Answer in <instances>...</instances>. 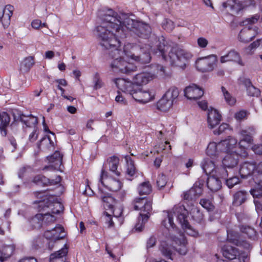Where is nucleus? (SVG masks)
Instances as JSON below:
<instances>
[{
  "mask_svg": "<svg viewBox=\"0 0 262 262\" xmlns=\"http://www.w3.org/2000/svg\"><path fill=\"white\" fill-rule=\"evenodd\" d=\"M203 185L204 181L199 179L191 188V189H193V194L195 198L199 197L202 193Z\"/></svg>",
  "mask_w": 262,
  "mask_h": 262,
  "instance_id": "nucleus-42",
  "label": "nucleus"
},
{
  "mask_svg": "<svg viewBox=\"0 0 262 262\" xmlns=\"http://www.w3.org/2000/svg\"><path fill=\"white\" fill-rule=\"evenodd\" d=\"M103 202V206L105 210H110L115 217L120 216L122 213V208L121 206H117V201L110 195L101 196Z\"/></svg>",
  "mask_w": 262,
  "mask_h": 262,
  "instance_id": "nucleus-8",
  "label": "nucleus"
},
{
  "mask_svg": "<svg viewBox=\"0 0 262 262\" xmlns=\"http://www.w3.org/2000/svg\"><path fill=\"white\" fill-rule=\"evenodd\" d=\"M201 167L206 175L211 174L215 170L214 162L209 158H205L201 162Z\"/></svg>",
  "mask_w": 262,
  "mask_h": 262,
  "instance_id": "nucleus-29",
  "label": "nucleus"
},
{
  "mask_svg": "<svg viewBox=\"0 0 262 262\" xmlns=\"http://www.w3.org/2000/svg\"><path fill=\"white\" fill-rule=\"evenodd\" d=\"M227 186L229 188H232L235 185L239 183V178L237 177H233L225 179Z\"/></svg>",
  "mask_w": 262,
  "mask_h": 262,
  "instance_id": "nucleus-54",
  "label": "nucleus"
},
{
  "mask_svg": "<svg viewBox=\"0 0 262 262\" xmlns=\"http://www.w3.org/2000/svg\"><path fill=\"white\" fill-rule=\"evenodd\" d=\"M13 10L14 7L11 5H6L5 8L0 6V20L2 21L4 28H7L10 24Z\"/></svg>",
  "mask_w": 262,
  "mask_h": 262,
  "instance_id": "nucleus-15",
  "label": "nucleus"
},
{
  "mask_svg": "<svg viewBox=\"0 0 262 262\" xmlns=\"http://www.w3.org/2000/svg\"><path fill=\"white\" fill-rule=\"evenodd\" d=\"M221 115L219 112L213 108H210L208 111L207 122L210 128H213L218 125L221 121Z\"/></svg>",
  "mask_w": 262,
  "mask_h": 262,
  "instance_id": "nucleus-22",
  "label": "nucleus"
},
{
  "mask_svg": "<svg viewBox=\"0 0 262 262\" xmlns=\"http://www.w3.org/2000/svg\"><path fill=\"white\" fill-rule=\"evenodd\" d=\"M239 173L242 178L246 179L252 177L256 184L255 187L250 190L253 197L262 196V162L257 165L250 162H245L240 167Z\"/></svg>",
  "mask_w": 262,
  "mask_h": 262,
  "instance_id": "nucleus-3",
  "label": "nucleus"
},
{
  "mask_svg": "<svg viewBox=\"0 0 262 262\" xmlns=\"http://www.w3.org/2000/svg\"><path fill=\"white\" fill-rule=\"evenodd\" d=\"M198 45L201 48H205L208 44V40L204 37H199L197 40Z\"/></svg>",
  "mask_w": 262,
  "mask_h": 262,
  "instance_id": "nucleus-61",
  "label": "nucleus"
},
{
  "mask_svg": "<svg viewBox=\"0 0 262 262\" xmlns=\"http://www.w3.org/2000/svg\"><path fill=\"white\" fill-rule=\"evenodd\" d=\"M138 190L140 195H147L151 192L152 188L149 182H145L139 186Z\"/></svg>",
  "mask_w": 262,
  "mask_h": 262,
  "instance_id": "nucleus-41",
  "label": "nucleus"
},
{
  "mask_svg": "<svg viewBox=\"0 0 262 262\" xmlns=\"http://www.w3.org/2000/svg\"><path fill=\"white\" fill-rule=\"evenodd\" d=\"M222 254L223 256L229 260H232L236 258L239 254L237 249L229 245H225L222 249Z\"/></svg>",
  "mask_w": 262,
  "mask_h": 262,
  "instance_id": "nucleus-28",
  "label": "nucleus"
},
{
  "mask_svg": "<svg viewBox=\"0 0 262 262\" xmlns=\"http://www.w3.org/2000/svg\"><path fill=\"white\" fill-rule=\"evenodd\" d=\"M220 61L221 63L229 61L236 62L242 66H244L239 53L234 50H231L227 54L222 56Z\"/></svg>",
  "mask_w": 262,
  "mask_h": 262,
  "instance_id": "nucleus-23",
  "label": "nucleus"
},
{
  "mask_svg": "<svg viewBox=\"0 0 262 262\" xmlns=\"http://www.w3.org/2000/svg\"><path fill=\"white\" fill-rule=\"evenodd\" d=\"M10 122V117L6 112L0 113V134L6 137L7 135V128Z\"/></svg>",
  "mask_w": 262,
  "mask_h": 262,
  "instance_id": "nucleus-26",
  "label": "nucleus"
},
{
  "mask_svg": "<svg viewBox=\"0 0 262 262\" xmlns=\"http://www.w3.org/2000/svg\"><path fill=\"white\" fill-rule=\"evenodd\" d=\"M134 208L136 210H141L150 215V212L152 210V203L145 197L137 198L133 202Z\"/></svg>",
  "mask_w": 262,
  "mask_h": 262,
  "instance_id": "nucleus-12",
  "label": "nucleus"
},
{
  "mask_svg": "<svg viewBox=\"0 0 262 262\" xmlns=\"http://www.w3.org/2000/svg\"><path fill=\"white\" fill-rule=\"evenodd\" d=\"M54 198L51 196H45L43 200L38 201L37 208L39 212L50 211V214H59L63 210V205L59 202H54L52 200Z\"/></svg>",
  "mask_w": 262,
  "mask_h": 262,
  "instance_id": "nucleus-6",
  "label": "nucleus"
},
{
  "mask_svg": "<svg viewBox=\"0 0 262 262\" xmlns=\"http://www.w3.org/2000/svg\"><path fill=\"white\" fill-rule=\"evenodd\" d=\"M184 200L187 201H193L196 198L193 194V189H189L188 191H186L183 194Z\"/></svg>",
  "mask_w": 262,
  "mask_h": 262,
  "instance_id": "nucleus-56",
  "label": "nucleus"
},
{
  "mask_svg": "<svg viewBox=\"0 0 262 262\" xmlns=\"http://www.w3.org/2000/svg\"><path fill=\"white\" fill-rule=\"evenodd\" d=\"M134 16L130 13H117L113 10H108L104 14L101 24L96 28L100 45L109 50L107 53L114 59L111 64L113 71L128 73L136 69L132 63L124 59V55L142 63H146L150 60V52L158 54V55L162 56L163 59L167 60L166 53L169 49L168 58L170 63L184 68L186 61L192 56L191 53L181 46H176L170 48L166 45V41L163 38L160 39L153 36L151 37L152 42L142 47L128 43L124 45L123 51L118 49L121 40L126 37L128 30L143 38H148L151 35L150 26L135 20L133 18Z\"/></svg>",
  "mask_w": 262,
  "mask_h": 262,
  "instance_id": "nucleus-1",
  "label": "nucleus"
},
{
  "mask_svg": "<svg viewBox=\"0 0 262 262\" xmlns=\"http://www.w3.org/2000/svg\"><path fill=\"white\" fill-rule=\"evenodd\" d=\"M227 240L230 243L237 246L243 247L246 250H250L252 248L249 243L241 239L239 234L237 232L227 231Z\"/></svg>",
  "mask_w": 262,
  "mask_h": 262,
  "instance_id": "nucleus-19",
  "label": "nucleus"
},
{
  "mask_svg": "<svg viewBox=\"0 0 262 262\" xmlns=\"http://www.w3.org/2000/svg\"><path fill=\"white\" fill-rule=\"evenodd\" d=\"M200 204L208 211H212L214 208V206L211 201L209 199H202L200 200Z\"/></svg>",
  "mask_w": 262,
  "mask_h": 262,
  "instance_id": "nucleus-48",
  "label": "nucleus"
},
{
  "mask_svg": "<svg viewBox=\"0 0 262 262\" xmlns=\"http://www.w3.org/2000/svg\"><path fill=\"white\" fill-rule=\"evenodd\" d=\"M225 152L226 155L223 159V164L225 167L229 168H233L237 164L239 156L246 157L248 155L246 150L239 149L236 144L232 149Z\"/></svg>",
  "mask_w": 262,
  "mask_h": 262,
  "instance_id": "nucleus-7",
  "label": "nucleus"
},
{
  "mask_svg": "<svg viewBox=\"0 0 262 262\" xmlns=\"http://www.w3.org/2000/svg\"><path fill=\"white\" fill-rule=\"evenodd\" d=\"M93 82L94 83V89L97 90L102 86V82L100 79L98 73H95L93 77Z\"/></svg>",
  "mask_w": 262,
  "mask_h": 262,
  "instance_id": "nucleus-55",
  "label": "nucleus"
},
{
  "mask_svg": "<svg viewBox=\"0 0 262 262\" xmlns=\"http://www.w3.org/2000/svg\"><path fill=\"white\" fill-rule=\"evenodd\" d=\"M256 129L253 126H248L240 131L241 139L238 143L239 149H245L253 142V137L256 134Z\"/></svg>",
  "mask_w": 262,
  "mask_h": 262,
  "instance_id": "nucleus-9",
  "label": "nucleus"
},
{
  "mask_svg": "<svg viewBox=\"0 0 262 262\" xmlns=\"http://www.w3.org/2000/svg\"><path fill=\"white\" fill-rule=\"evenodd\" d=\"M162 28L167 32L171 31L174 28V25L171 20L165 18L162 23Z\"/></svg>",
  "mask_w": 262,
  "mask_h": 262,
  "instance_id": "nucleus-49",
  "label": "nucleus"
},
{
  "mask_svg": "<svg viewBox=\"0 0 262 262\" xmlns=\"http://www.w3.org/2000/svg\"><path fill=\"white\" fill-rule=\"evenodd\" d=\"M230 9L233 13L239 14L240 11L242 10V8L238 5L235 4L234 5H230Z\"/></svg>",
  "mask_w": 262,
  "mask_h": 262,
  "instance_id": "nucleus-64",
  "label": "nucleus"
},
{
  "mask_svg": "<svg viewBox=\"0 0 262 262\" xmlns=\"http://www.w3.org/2000/svg\"><path fill=\"white\" fill-rule=\"evenodd\" d=\"M256 28L248 27L243 29L238 34V40L242 42L251 41L257 35Z\"/></svg>",
  "mask_w": 262,
  "mask_h": 262,
  "instance_id": "nucleus-20",
  "label": "nucleus"
},
{
  "mask_svg": "<svg viewBox=\"0 0 262 262\" xmlns=\"http://www.w3.org/2000/svg\"><path fill=\"white\" fill-rule=\"evenodd\" d=\"M221 89L226 103L230 106L234 105L236 102L235 98L224 86H222Z\"/></svg>",
  "mask_w": 262,
  "mask_h": 262,
  "instance_id": "nucleus-45",
  "label": "nucleus"
},
{
  "mask_svg": "<svg viewBox=\"0 0 262 262\" xmlns=\"http://www.w3.org/2000/svg\"><path fill=\"white\" fill-rule=\"evenodd\" d=\"M61 180V178L60 176H56L55 179H51L43 175L39 174L34 178L33 182L38 186H55L60 185Z\"/></svg>",
  "mask_w": 262,
  "mask_h": 262,
  "instance_id": "nucleus-13",
  "label": "nucleus"
},
{
  "mask_svg": "<svg viewBox=\"0 0 262 262\" xmlns=\"http://www.w3.org/2000/svg\"><path fill=\"white\" fill-rule=\"evenodd\" d=\"M207 185L211 191L215 192L222 187V182L219 177L212 174L208 178Z\"/></svg>",
  "mask_w": 262,
  "mask_h": 262,
  "instance_id": "nucleus-27",
  "label": "nucleus"
},
{
  "mask_svg": "<svg viewBox=\"0 0 262 262\" xmlns=\"http://www.w3.org/2000/svg\"><path fill=\"white\" fill-rule=\"evenodd\" d=\"M115 83L119 90L129 94L137 101L146 103L152 98V95L149 91L142 90L141 87L135 85L131 81L124 79L117 78Z\"/></svg>",
  "mask_w": 262,
  "mask_h": 262,
  "instance_id": "nucleus-4",
  "label": "nucleus"
},
{
  "mask_svg": "<svg viewBox=\"0 0 262 262\" xmlns=\"http://www.w3.org/2000/svg\"><path fill=\"white\" fill-rule=\"evenodd\" d=\"M246 90L248 95L250 96L257 97L260 95L259 90L253 85L250 86Z\"/></svg>",
  "mask_w": 262,
  "mask_h": 262,
  "instance_id": "nucleus-53",
  "label": "nucleus"
},
{
  "mask_svg": "<svg viewBox=\"0 0 262 262\" xmlns=\"http://www.w3.org/2000/svg\"><path fill=\"white\" fill-rule=\"evenodd\" d=\"M252 150L257 155H262V142L254 145Z\"/></svg>",
  "mask_w": 262,
  "mask_h": 262,
  "instance_id": "nucleus-60",
  "label": "nucleus"
},
{
  "mask_svg": "<svg viewBox=\"0 0 262 262\" xmlns=\"http://www.w3.org/2000/svg\"><path fill=\"white\" fill-rule=\"evenodd\" d=\"M104 215H105L106 223L108 224L109 227H112L114 226V223L112 220V215L106 211H104Z\"/></svg>",
  "mask_w": 262,
  "mask_h": 262,
  "instance_id": "nucleus-59",
  "label": "nucleus"
},
{
  "mask_svg": "<svg viewBox=\"0 0 262 262\" xmlns=\"http://www.w3.org/2000/svg\"><path fill=\"white\" fill-rule=\"evenodd\" d=\"M229 129V125L226 123H222L220 125L218 129H214L213 133L214 135H221V134L225 132L227 129Z\"/></svg>",
  "mask_w": 262,
  "mask_h": 262,
  "instance_id": "nucleus-57",
  "label": "nucleus"
},
{
  "mask_svg": "<svg viewBox=\"0 0 262 262\" xmlns=\"http://www.w3.org/2000/svg\"><path fill=\"white\" fill-rule=\"evenodd\" d=\"M38 130L37 127L33 128L32 132L30 134L29 136V140L31 142H34L38 138Z\"/></svg>",
  "mask_w": 262,
  "mask_h": 262,
  "instance_id": "nucleus-58",
  "label": "nucleus"
},
{
  "mask_svg": "<svg viewBox=\"0 0 262 262\" xmlns=\"http://www.w3.org/2000/svg\"><path fill=\"white\" fill-rule=\"evenodd\" d=\"M40 212V213L36 214L31 218L29 221L30 225L33 228L39 229L43 225L42 221L43 212Z\"/></svg>",
  "mask_w": 262,
  "mask_h": 262,
  "instance_id": "nucleus-34",
  "label": "nucleus"
},
{
  "mask_svg": "<svg viewBox=\"0 0 262 262\" xmlns=\"http://www.w3.org/2000/svg\"><path fill=\"white\" fill-rule=\"evenodd\" d=\"M167 213L168 220H164L162 224L168 230H174L176 228L173 222V216H175L182 228L188 234L192 236H197L199 235L198 231L189 225L187 220L188 212L183 205L174 207L172 209V213L167 212Z\"/></svg>",
  "mask_w": 262,
  "mask_h": 262,
  "instance_id": "nucleus-2",
  "label": "nucleus"
},
{
  "mask_svg": "<svg viewBox=\"0 0 262 262\" xmlns=\"http://www.w3.org/2000/svg\"><path fill=\"white\" fill-rule=\"evenodd\" d=\"M14 251V247L13 245H8L4 247L2 252V255L0 256V261H4L9 258Z\"/></svg>",
  "mask_w": 262,
  "mask_h": 262,
  "instance_id": "nucleus-36",
  "label": "nucleus"
},
{
  "mask_svg": "<svg viewBox=\"0 0 262 262\" xmlns=\"http://www.w3.org/2000/svg\"><path fill=\"white\" fill-rule=\"evenodd\" d=\"M173 103L174 101L178 98L179 95V91L178 89L175 86L170 88L164 95Z\"/></svg>",
  "mask_w": 262,
  "mask_h": 262,
  "instance_id": "nucleus-38",
  "label": "nucleus"
},
{
  "mask_svg": "<svg viewBox=\"0 0 262 262\" xmlns=\"http://www.w3.org/2000/svg\"><path fill=\"white\" fill-rule=\"evenodd\" d=\"M51 164L45 166L43 170H60L62 164V156L60 152L56 151L52 155L47 157Z\"/></svg>",
  "mask_w": 262,
  "mask_h": 262,
  "instance_id": "nucleus-17",
  "label": "nucleus"
},
{
  "mask_svg": "<svg viewBox=\"0 0 262 262\" xmlns=\"http://www.w3.org/2000/svg\"><path fill=\"white\" fill-rule=\"evenodd\" d=\"M127 162L126 176L127 179L132 180L129 177H133L137 172V169L134 161L130 158H126Z\"/></svg>",
  "mask_w": 262,
  "mask_h": 262,
  "instance_id": "nucleus-35",
  "label": "nucleus"
},
{
  "mask_svg": "<svg viewBox=\"0 0 262 262\" xmlns=\"http://www.w3.org/2000/svg\"><path fill=\"white\" fill-rule=\"evenodd\" d=\"M34 63V59L32 57L26 58L21 63L20 71L25 73L28 72Z\"/></svg>",
  "mask_w": 262,
  "mask_h": 262,
  "instance_id": "nucleus-37",
  "label": "nucleus"
},
{
  "mask_svg": "<svg viewBox=\"0 0 262 262\" xmlns=\"http://www.w3.org/2000/svg\"><path fill=\"white\" fill-rule=\"evenodd\" d=\"M155 78V74L151 73H141L137 74L133 78V82H132L135 85L141 87L143 85L147 84L150 81Z\"/></svg>",
  "mask_w": 262,
  "mask_h": 262,
  "instance_id": "nucleus-21",
  "label": "nucleus"
},
{
  "mask_svg": "<svg viewBox=\"0 0 262 262\" xmlns=\"http://www.w3.org/2000/svg\"><path fill=\"white\" fill-rule=\"evenodd\" d=\"M160 250L162 254L167 258L172 259L171 254L172 251L171 247L166 243H162L160 246Z\"/></svg>",
  "mask_w": 262,
  "mask_h": 262,
  "instance_id": "nucleus-46",
  "label": "nucleus"
},
{
  "mask_svg": "<svg viewBox=\"0 0 262 262\" xmlns=\"http://www.w3.org/2000/svg\"><path fill=\"white\" fill-rule=\"evenodd\" d=\"M167 182V179L164 174H159L157 180V185L159 189L165 187Z\"/></svg>",
  "mask_w": 262,
  "mask_h": 262,
  "instance_id": "nucleus-50",
  "label": "nucleus"
},
{
  "mask_svg": "<svg viewBox=\"0 0 262 262\" xmlns=\"http://www.w3.org/2000/svg\"><path fill=\"white\" fill-rule=\"evenodd\" d=\"M56 217L53 214H50V211L43 212L42 221L43 225L48 226L55 222Z\"/></svg>",
  "mask_w": 262,
  "mask_h": 262,
  "instance_id": "nucleus-43",
  "label": "nucleus"
},
{
  "mask_svg": "<svg viewBox=\"0 0 262 262\" xmlns=\"http://www.w3.org/2000/svg\"><path fill=\"white\" fill-rule=\"evenodd\" d=\"M216 174L215 176L216 177H219V179L222 178L223 179H227L228 177V171L225 167H220L217 168V171L215 170Z\"/></svg>",
  "mask_w": 262,
  "mask_h": 262,
  "instance_id": "nucleus-52",
  "label": "nucleus"
},
{
  "mask_svg": "<svg viewBox=\"0 0 262 262\" xmlns=\"http://www.w3.org/2000/svg\"><path fill=\"white\" fill-rule=\"evenodd\" d=\"M109 165V169L111 171L113 172L117 176L120 174V172L117 170L119 159L118 157L113 156L110 157L107 161Z\"/></svg>",
  "mask_w": 262,
  "mask_h": 262,
  "instance_id": "nucleus-32",
  "label": "nucleus"
},
{
  "mask_svg": "<svg viewBox=\"0 0 262 262\" xmlns=\"http://www.w3.org/2000/svg\"><path fill=\"white\" fill-rule=\"evenodd\" d=\"M240 230L250 238H254L256 235V232L255 229L249 226H241Z\"/></svg>",
  "mask_w": 262,
  "mask_h": 262,
  "instance_id": "nucleus-39",
  "label": "nucleus"
},
{
  "mask_svg": "<svg viewBox=\"0 0 262 262\" xmlns=\"http://www.w3.org/2000/svg\"><path fill=\"white\" fill-rule=\"evenodd\" d=\"M9 143L12 146V148H11V151H14L17 147V144L16 140L13 137H10L8 139Z\"/></svg>",
  "mask_w": 262,
  "mask_h": 262,
  "instance_id": "nucleus-62",
  "label": "nucleus"
},
{
  "mask_svg": "<svg viewBox=\"0 0 262 262\" xmlns=\"http://www.w3.org/2000/svg\"><path fill=\"white\" fill-rule=\"evenodd\" d=\"M54 145V142L48 136L45 137L40 140L39 143L38 144V147L40 150L46 151L50 150Z\"/></svg>",
  "mask_w": 262,
  "mask_h": 262,
  "instance_id": "nucleus-30",
  "label": "nucleus"
},
{
  "mask_svg": "<svg viewBox=\"0 0 262 262\" xmlns=\"http://www.w3.org/2000/svg\"><path fill=\"white\" fill-rule=\"evenodd\" d=\"M172 100H169L164 95L157 103V108L161 111H168L173 105Z\"/></svg>",
  "mask_w": 262,
  "mask_h": 262,
  "instance_id": "nucleus-31",
  "label": "nucleus"
},
{
  "mask_svg": "<svg viewBox=\"0 0 262 262\" xmlns=\"http://www.w3.org/2000/svg\"><path fill=\"white\" fill-rule=\"evenodd\" d=\"M140 215L138 217V223L135 226V229L138 231H141L143 230L145 223L147 221L149 217V215L147 214L140 213Z\"/></svg>",
  "mask_w": 262,
  "mask_h": 262,
  "instance_id": "nucleus-40",
  "label": "nucleus"
},
{
  "mask_svg": "<svg viewBox=\"0 0 262 262\" xmlns=\"http://www.w3.org/2000/svg\"><path fill=\"white\" fill-rule=\"evenodd\" d=\"M259 18L258 14H255L250 17L246 18L241 23V26H247L248 25L254 24L257 22Z\"/></svg>",
  "mask_w": 262,
  "mask_h": 262,
  "instance_id": "nucleus-47",
  "label": "nucleus"
},
{
  "mask_svg": "<svg viewBox=\"0 0 262 262\" xmlns=\"http://www.w3.org/2000/svg\"><path fill=\"white\" fill-rule=\"evenodd\" d=\"M68 249L67 245H65L60 250L52 253L50 256V262H65Z\"/></svg>",
  "mask_w": 262,
  "mask_h": 262,
  "instance_id": "nucleus-25",
  "label": "nucleus"
},
{
  "mask_svg": "<svg viewBox=\"0 0 262 262\" xmlns=\"http://www.w3.org/2000/svg\"><path fill=\"white\" fill-rule=\"evenodd\" d=\"M184 92V96L190 100L200 99L204 94L203 90L194 84L187 86Z\"/></svg>",
  "mask_w": 262,
  "mask_h": 262,
  "instance_id": "nucleus-18",
  "label": "nucleus"
},
{
  "mask_svg": "<svg viewBox=\"0 0 262 262\" xmlns=\"http://www.w3.org/2000/svg\"><path fill=\"white\" fill-rule=\"evenodd\" d=\"M248 193L245 191H238L233 196V204L234 206H238L244 203L247 199Z\"/></svg>",
  "mask_w": 262,
  "mask_h": 262,
  "instance_id": "nucleus-33",
  "label": "nucleus"
},
{
  "mask_svg": "<svg viewBox=\"0 0 262 262\" xmlns=\"http://www.w3.org/2000/svg\"><path fill=\"white\" fill-rule=\"evenodd\" d=\"M63 227L60 225H57L52 230L46 231L44 233V236L47 239L56 241L62 239L65 236V234H63Z\"/></svg>",
  "mask_w": 262,
  "mask_h": 262,
  "instance_id": "nucleus-16",
  "label": "nucleus"
},
{
  "mask_svg": "<svg viewBox=\"0 0 262 262\" xmlns=\"http://www.w3.org/2000/svg\"><path fill=\"white\" fill-rule=\"evenodd\" d=\"M107 172L103 167L101 169L99 181L101 184L112 191L119 190L122 186V183L119 180L115 179H107Z\"/></svg>",
  "mask_w": 262,
  "mask_h": 262,
  "instance_id": "nucleus-10",
  "label": "nucleus"
},
{
  "mask_svg": "<svg viewBox=\"0 0 262 262\" xmlns=\"http://www.w3.org/2000/svg\"><path fill=\"white\" fill-rule=\"evenodd\" d=\"M13 116L15 121H21L26 125L27 127H32L33 128L37 127L36 126L38 123L37 118L32 115L26 116L20 112H18L17 115L14 114Z\"/></svg>",
  "mask_w": 262,
  "mask_h": 262,
  "instance_id": "nucleus-14",
  "label": "nucleus"
},
{
  "mask_svg": "<svg viewBox=\"0 0 262 262\" xmlns=\"http://www.w3.org/2000/svg\"><path fill=\"white\" fill-rule=\"evenodd\" d=\"M247 112L245 111H241L235 114V118L237 120H241L246 118Z\"/></svg>",
  "mask_w": 262,
  "mask_h": 262,
  "instance_id": "nucleus-63",
  "label": "nucleus"
},
{
  "mask_svg": "<svg viewBox=\"0 0 262 262\" xmlns=\"http://www.w3.org/2000/svg\"><path fill=\"white\" fill-rule=\"evenodd\" d=\"M173 242L176 245H178L180 247H175L174 248L180 254L185 255L187 252L186 244L187 243L186 238L181 234L179 237H173Z\"/></svg>",
  "mask_w": 262,
  "mask_h": 262,
  "instance_id": "nucleus-24",
  "label": "nucleus"
},
{
  "mask_svg": "<svg viewBox=\"0 0 262 262\" xmlns=\"http://www.w3.org/2000/svg\"><path fill=\"white\" fill-rule=\"evenodd\" d=\"M191 213L193 220L200 224L202 223L204 220V215L197 207L192 208Z\"/></svg>",
  "mask_w": 262,
  "mask_h": 262,
  "instance_id": "nucleus-44",
  "label": "nucleus"
},
{
  "mask_svg": "<svg viewBox=\"0 0 262 262\" xmlns=\"http://www.w3.org/2000/svg\"><path fill=\"white\" fill-rule=\"evenodd\" d=\"M155 70L153 73H151V74H155V77L156 76H159L160 77H163L164 76L165 74V68L159 64H156L155 66Z\"/></svg>",
  "mask_w": 262,
  "mask_h": 262,
  "instance_id": "nucleus-51",
  "label": "nucleus"
},
{
  "mask_svg": "<svg viewBox=\"0 0 262 262\" xmlns=\"http://www.w3.org/2000/svg\"><path fill=\"white\" fill-rule=\"evenodd\" d=\"M217 61V56L215 55H211L207 57L200 58L196 61L197 68H200L202 72L212 71Z\"/></svg>",
  "mask_w": 262,
  "mask_h": 262,
  "instance_id": "nucleus-11",
  "label": "nucleus"
},
{
  "mask_svg": "<svg viewBox=\"0 0 262 262\" xmlns=\"http://www.w3.org/2000/svg\"><path fill=\"white\" fill-rule=\"evenodd\" d=\"M236 144L237 140L232 137H229L217 144L214 142H210L206 149V154L210 157H216L220 152H226L232 149Z\"/></svg>",
  "mask_w": 262,
  "mask_h": 262,
  "instance_id": "nucleus-5",
  "label": "nucleus"
}]
</instances>
